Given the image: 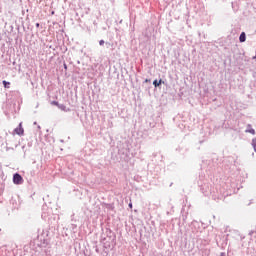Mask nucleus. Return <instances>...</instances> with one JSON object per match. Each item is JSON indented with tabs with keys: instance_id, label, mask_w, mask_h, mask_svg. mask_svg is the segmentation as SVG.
<instances>
[{
	"instance_id": "nucleus-1",
	"label": "nucleus",
	"mask_w": 256,
	"mask_h": 256,
	"mask_svg": "<svg viewBox=\"0 0 256 256\" xmlns=\"http://www.w3.org/2000/svg\"><path fill=\"white\" fill-rule=\"evenodd\" d=\"M14 133L16 135H19L20 137H22V135H25V130L23 129V122H20L19 126L14 129Z\"/></svg>"
},
{
	"instance_id": "nucleus-2",
	"label": "nucleus",
	"mask_w": 256,
	"mask_h": 256,
	"mask_svg": "<svg viewBox=\"0 0 256 256\" xmlns=\"http://www.w3.org/2000/svg\"><path fill=\"white\" fill-rule=\"evenodd\" d=\"M13 183H14V185L23 184V177L19 173L14 174Z\"/></svg>"
},
{
	"instance_id": "nucleus-3",
	"label": "nucleus",
	"mask_w": 256,
	"mask_h": 256,
	"mask_svg": "<svg viewBox=\"0 0 256 256\" xmlns=\"http://www.w3.org/2000/svg\"><path fill=\"white\" fill-rule=\"evenodd\" d=\"M246 133H250L251 135H255V129L251 127V125H248V128L246 129Z\"/></svg>"
},
{
	"instance_id": "nucleus-4",
	"label": "nucleus",
	"mask_w": 256,
	"mask_h": 256,
	"mask_svg": "<svg viewBox=\"0 0 256 256\" xmlns=\"http://www.w3.org/2000/svg\"><path fill=\"white\" fill-rule=\"evenodd\" d=\"M245 39H246L245 32H242L239 37L240 43H245Z\"/></svg>"
},
{
	"instance_id": "nucleus-5",
	"label": "nucleus",
	"mask_w": 256,
	"mask_h": 256,
	"mask_svg": "<svg viewBox=\"0 0 256 256\" xmlns=\"http://www.w3.org/2000/svg\"><path fill=\"white\" fill-rule=\"evenodd\" d=\"M58 109H60L61 111H67V106H65L64 104H58Z\"/></svg>"
},
{
	"instance_id": "nucleus-6",
	"label": "nucleus",
	"mask_w": 256,
	"mask_h": 256,
	"mask_svg": "<svg viewBox=\"0 0 256 256\" xmlns=\"http://www.w3.org/2000/svg\"><path fill=\"white\" fill-rule=\"evenodd\" d=\"M162 82H163V80H159V81L154 80L153 85H154V87H159V85H161Z\"/></svg>"
},
{
	"instance_id": "nucleus-7",
	"label": "nucleus",
	"mask_w": 256,
	"mask_h": 256,
	"mask_svg": "<svg viewBox=\"0 0 256 256\" xmlns=\"http://www.w3.org/2000/svg\"><path fill=\"white\" fill-rule=\"evenodd\" d=\"M2 83H3L4 87H5V89H9V85H11L10 82H7V81L4 80Z\"/></svg>"
},
{
	"instance_id": "nucleus-8",
	"label": "nucleus",
	"mask_w": 256,
	"mask_h": 256,
	"mask_svg": "<svg viewBox=\"0 0 256 256\" xmlns=\"http://www.w3.org/2000/svg\"><path fill=\"white\" fill-rule=\"evenodd\" d=\"M51 105H55L56 107H59V102H57V101H52V102H51Z\"/></svg>"
},
{
	"instance_id": "nucleus-9",
	"label": "nucleus",
	"mask_w": 256,
	"mask_h": 256,
	"mask_svg": "<svg viewBox=\"0 0 256 256\" xmlns=\"http://www.w3.org/2000/svg\"><path fill=\"white\" fill-rule=\"evenodd\" d=\"M99 45H105V41L104 40H100L99 41Z\"/></svg>"
},
{
	"instance_id": "nucleus-10",
	"label": "nucleus",
	"mask_w": 256,
	"mask_h": 256,
	"mask_svg": "<svg viewBox=\"0 0 256 256\" xmlns=\"http://www.w3.org/2000/svg\"><path fill=\"white\" fill-rule=\"evenodd\" d=\"M252 146H253L254 151L256 152V144H254Z\"/></svg>"
},
{
	"instance_id": "nucleus-11",
	"label": "nucleus",
	"mask_w": 256,
	"mask_h": 256,
	"mask_svg": "<svg viewBox=\"0 0 256 256\" xmlns=\"http://www.w3.org/2000/svg\"><path fill=\"white\" fill-rule=\"evenodd\" d=\"M129 207H130V209H133V204L130 203V204H129Z\"/></svg>"
},
{
	"instance_id": "nucleus-12",
	"label": "nucleus",
	"mask_w": 256,
	"mask_h": 256,
	"mask_svg": "<svg viewBox=\"0 0 256 256\" xmlns=\"http://www.w3.org/2000/svg\"><path fill=\"white\" fill-rule=\"evenodd\" d=\"M64 69H66V70H67V64H64Z\"/></svg>"
},
{
	"instance_id": "nucleus-13",
	"label": "nucleus",
	"mask_w": 256,
	"mask_h": 256,
	"mask_svg": "<svg viewBox=\"0 0 256 256\" xmlns=\"http://www.w3.org/2000/svg\"><path fill=\"white\" fill-rule=\"evenodd\" d=\"M36 27H39V24H36Z\"/></svg>"
}]
</instances>
